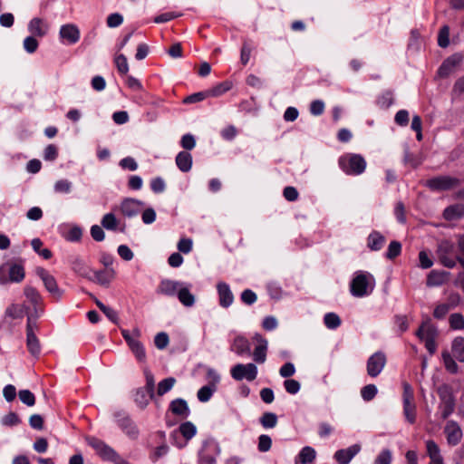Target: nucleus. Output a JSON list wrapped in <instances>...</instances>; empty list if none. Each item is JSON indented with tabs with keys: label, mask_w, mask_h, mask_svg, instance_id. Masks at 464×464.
<instances>
[{
	"label": "nucleus",
	"mask_w": 464,
	"mask_h": 464,
	"mask_svg": "<svg viewBox=\"0 0 464 464\" xmlns=\"http://www.w3.org/2000/svg\"><path fill=\"white\" fill-rule=\"evenodd\" d=\"M374 288L373 276L364 271H357L350 283V292L354 297L369 295Z\"/></svg>",
	"instance_id": "nucleus-1"
},
{
	"label": "nucleus",
	"mask_w": 464,
	"mask_h": 464,
	"mask_svg": "<svg viewBox=\"0 0 464 464\" xmlns=\"http://www.w3.org/2000/svg\"><path fill=\"white\" fill-rule=\"evenodd\" d=\"M436 254L440 263L447 268H454L460 256L456 243L450 239H442L438 243Z\"/></svg>",
	"instance_id": "nucleus-2"
},
{
	"label": "nucleus",
	"mask_w": 464,
	"mask_h": 464,
	"mask_svg": "<svg viewBox=\"0 0 464 464\" xmlns=\"http://www.w3.org/2000/svg\"><path fill=\"white\" fill-rule=\"evenodd\" d=\"M340 169L350 176H358L365 171L367 163L361 154L345 153L338 160Z\"/></svg>",
	"instance_id": "nucleus-3"
},
{
	"label": "nucleus",
	"mask_w": 464,
	"mask_h": 464,
	"mask_svg": "<svg viewBox=\"0 0 464 464\" xmlns=\"http://www.w3.org/2000/svg\"><path fill=\"white\" fill-rule=\"evenodd\" d=\"M402 408L405 420L410 424H414L417 420V405L415 402L414 391L408 382L402 383Z\"/></svg>",
	"instance_id": "nucleus-4"
},
{
	"label": "nucleus",
	"mask_w": 464,
	"mask_h": 464,
	"mask_svg": "<svg viewBox=\"0 0 464 464\" xmlns=\"http://www.w3.org/2000/svg\"><path fill=\"white\" fill-rule=\"evenodd\" d=\"M113 418L118 427L130 438L136 440L139 437L140 431L132 420L130 416L122 410L115 411L113 412Z\"/></svg>",
	"instance_id": "nucleus-5"
},
{
	"label": "nucleus",
	"mask_w": 464,
	"mask_h": 464,
	"mask_svg": "<svg viewBox=\"0 0 464 464\" xmlns=\"http://www.w3.org/2000/svg\"><path fill=\"white\" fill-rule=\"evenodd\" d=\"M460 182L457 178L440 175L426 180L425 186L432 191H445L458 187Z\"/></svg>",
	"instance_id": "nucleus-6"
},
{
	"label": "nucleus",
	"mask_w": 464,
	"mask_h": 464,
	"mask_svg": "<svg viewBox=\"0 0 464 464\" xmlns=\"http://www.w3.org/2000/svg\"><path fill=\"white\" fill-rule=\"evenodd\" d=\"M35 273L41 278L45 289L51 294V295L54 299L60 300L63 295V290L58 286L54 276L44 267H37Z\"/></svg>",
	"instance_id": "nucleus-7"
},
{
	"label": "nucleus",
	"mask_w": 464,
	"mask_h": 464,
	"mask_svg": "<svg viewBox=\"0 0 464 464\" xmlns=\"http://www.w3.org/2000/svg\"><path fill=\"white\" fill-rule=\"evenodd\" d=\"M86 441L103 459L115 461L118 459L119 456L116 451L103 440L95 437H89Z\"/></svg>",
	"instance_id": "nucleus-8"
},
{
	"label": "nucleus",
	"mask_w": 464,
	"mask_h": 464,
	"mask_svg": "<svg viewBox=\"0 0 464 464\" xmlns=\"http://www.w3.org/2000/svg\"><path fill=\"white\" fill-rule=\"evenodd\" d=\"M121 333L136 360L140 363H145L147 353L143 343L140 340L132 339L130 336V331L127 329H121Z\"/></svg>",
	"instance_id": "nucleus-9"
},
{
	"label": "nucleus",
	"mask_w": 464,
	"mask_h": 464,
	"mask_svg": "<svg viewBox=\"0 0 464 464\" xmlns=\"http://www.w3.org/2000/svg\"><path fill=\"white\" fill-rule=\"evenodd\" d=\"M386 362L387 358L385 353L382 351L375 352L367 360V374L372 378L377 377L385 367Z\"/></svg>",
	"instance_id": "nucleus-10"
},
{
	"label": "nucleus",
	"mask_w": 464,
	"mask_h": 464,
	"mask_svg": "<svg viewBox=\"0 0 464 464\" xmlns=\"http://www.w3.org/2000/svg\"><path fill=\"white\" fill-rule=\"evenodd\" d=\"M231 376L237 381H242L246 379L248 382H252L256 378L257 367L254 363H238L232 367L230 371Z\"/></svg>",
	"instance_id": "nucleus-11"
},
{
	"label": "nucleus",
	"mask_w": 464,
	"mask_h": 464,
	"mask_svg": "<svg viewBox=\"0 0 464 464\" xmlns=\"http://www.w3.org/2000/svg\"><path fill=\"white\" fill-rule=\"evenodd\" d=\"M26 299L33 305L34 317H41L44 314V300L38 290L31 285H26L24 290Z\"/></svg>",
	"instance_id": "nucleus-12"
},
{
	"label": "nucleus",
	"mask_w": 464,
	"mask_h": 464,
	"mask_svg": "<svg viewBox=\"0 0 464 464\" xmlns=\"http://www.w3.org/2000/svg\"><path fill=\"white\" fill-rule=\"evenodd\" d=\"M144 207V202L131 198H124L118 208L122 216L128 218L136 217Z\"/></svg>",
	"instance_id": "nucleus-13"
},
{
	"label": "nucleus",
	"mask_w": 464,
	"mask_h": 464,
	"mask_svg": "<svg viewBox=\"0 0 464 464\" xmlns=\"http://www.w3.org/2000/svg\"><path fill=\"white\" fill-rule=\"evenodd\" d=\"M79 27L74 24H66L60 27L59 37L63 43L74 44L80 40Z\"/></svg>",
	"instance_id": "nucleus-14"
},
{
	"label": "nucleus",
	"mask_w": 464,
	"mask_h": 464,
	"mask_svg": "<svg viewBox=\"0 0 464 464\" xmlns=\"http://www.w3.org/2000/svg\"><path fill=\"white\" fill-rule=\"evenodd\" d=\"M361 445L356 443L346 449L335 451L334 459L338 464H349L351 460L361 451Z\"/></svg>",
	"instance_id": "nucleus-15"
},
{
	"label": "nucleus",
	"mask_w": 464,
	"mask_h": 464,
	"mask_svg": "<svg viewBox=\"0 0 464 464\" xmlns=\"http://www.w3.org/2000/svg\"><path fill=\"white\" fill-rule=\"evenodd\" d=\"M447 442L450 446L458 445L462 439V430L455 420H449L444 428Z\"/></svg>",
	"instance_id": "nucleus-16"
},
{
	"label": "nucleus",
	"mask_w": 464,
	"mask_h": 464,
	"mask_svg": "<svg viewBox=\"0 0 464 464\" xmlns=\"http://www.w3.org/2000/svg\"><path fill=\"white\" fill-rule=\"evenodd\" d=\"M182 283L176 280L163 279L160 282L156 292L159 295L175 296L178 295L179 288L182 287Z\"/></svg>",
	"instance_id": "nucleus-17"
},
{
	"label": "nucleus",
	"mask_w": 464,
	"mask_h": 464,
	"mask_svg": "<svg viewBox=\"0 0 464 464\" xmlns=\"http://www.w3.org/2000/svg\"><path fill=\"white\" fill-rule=\"evenodd\" d=\"M115 274L114 268L92 271L91 279L89 280L102 286H109L110 283L114 279Z\"/></svg>",
	"instance_id": "nucleus-18"
},
{
	"label": "nucleus",
	"mask_w": 464,
	"mask_h": 464,
	"mask_svg": "<svg viewBox=\"0 0 464 464\" xmlns=\"http://www.w3.org/2000/svg\"><path fill=\"white\" fill-rule=\"evenodd\" d=\"M217 290L218 294L219 305L223 308L229 307L234 302V295L228 284L219 282L217 285Z\"/></svg>",
	"instance_id": "nucleus-19"
},
{
	"label": "nucleus",
	"mask_w": 464,
	"mask_h": 464,
	"mask_svg": "<svg viewBox=\"0 0 464 464\" xmlns=\"http://www.w3.org/2000/svg\"><path fill=\"white\" fill-rule=\"evenodd\" d=\"M441 418L446 420L455 410V399L450 392H440Z\"/></svg>",
	"instance_id": "nucleus-20"
},
{
	"label": "nucleus",
	"mask_w": 464,
	"mask_h": 464,
	"mask_svg": "<svg viewBox=\"0 0 464 464\" xmlns=\"http://www.w3.org/2000/svg\"><path fill=\"white\" fill-rule=\"evenodd\" d=\"M101 225L103 228L109 231H117L125 232L126 226L125 224L121 225L120 220L116 218L115 214L112 212L106 213L101 219Z\"/></svg>",
	"instance_id": "nucleus-21"
},
{
	"label": "nucleus",
	"mask_w": 464,
	"mask_h": 464,
	"mask_svg": "<svg viewBox=\"0 0 464 464\" xmlns=\"http://www.w3.org/2000/svg\"><path fill=\"white\" fill-rule=\"evenodd\" d=\"M462 60L461 55L453 54L448 57L439 68L438 73L440 77L449 76L454 69L460 63Z\"/></svg>",
	"instance_id": "nucleus-22"
},
{
	"label": "nucleus",
	"mask_w": 464,
	"mask_h": 464,
	"mask_svg": "<svg viewBox=\"0 0 464 464\" xmlns=\"http://www.w3.org/2000/svg\"><path fill=\"white\" fill-rule=\"evenodd\" d=\"M415 334L420 340L436 339L438 336V329L428 320L420 325Z\"/></svg>",
	"instance_id": "nucleus-23"
},
{
	"label": "nucleus",
	"mask_w": 464,
	"mask_h": 464,
	"mask_svg": "<svg viewBox=\"0 0 464 464\" xmlns=\"http://www.w3.org/2000/svg\"><path fill=\"white\" fill-rule=\"evenodd\" d=\"M169 411L176 416L187 418L190 414V410L184 399L179 398L169 403Z\"/></svg>",
	"instance_id": "nucleus-24"
},
{
	"label": "nucleus",
	"mask_w": 464,
	"mask_h": 464,
	"mask_svg": "<svg viewBox=\"0 0 464 464\" xmlns=\"http://www.w3.org/2000/svg\"><path fill=\"white\" fill-rule=\"evenodd\" d=\"M177 297L186 307H192L196 302L195 295L190 292V285L184 282L182 283V287L178 292Z\"/></svg>",
	"instance_id": "nucleus-25"
},
{
	"label": "nucleus",
	"mask_w": 464,
	"mask_h": 464,
	"mask_svg": "<svg viewBox=\"0 0 464 464\" xmlns=\"http://www.w3.org/2000/svg\"><path fill=\"white\" fill-rule=\"evenodd\" d=\"M449 275L450 273L444 270H431L427 276L426 285L430 287L442 285Z\"/></svg>",
	"instance_id": "nucleus-26"
},
{
	"label": "nucleus",
	"mask_w": 464,
	"mask_h": 464,
	"mask_svg": "<svg viewBox=\"0 0 464 464\" xmlns=\"http://www.w3.org/2000/svg\"><path fill=\"white\" fill-rule=\"evenodd\" d=\"M231 351L240 356L250 355V343L244 336H237L231 345Z\"/></svg>",
	"instance_id": "nucleus-27"
},
{
	"label": "nucleus",
	"mask_w": 464,
	"mask_h": 464,
	"mask_svg": "<svg viewBox=\"0 0 464 464\" xmlns=\"http://www.w3.org/2000/svg\"><path fill=\"white\" fill-rule=\"evenodd\" d=\"M464 217V204H453L443 211V218L448 221H454Z\"/></svg>",
	"instance_id": "nucleus-28"
},
{
	"label": "nucleus",
	"mask_w": 464,
	"mask_h": 464,
	"mask_svg": "<svg viewBox=\"0 0 464 464\" xmlns=\"http://www.w3.org/2000/svg\"><path fill=\"white\" fill-rule=\"evenodd\" d=\"M386 242V238L379 231L373 230L367 237V246L372 251H379L382 248Z\"/></svg>",
	"instance_id": "nucleus-29"
},
{
	"label": "nucleus",
	"mask_w": 464,
	"mask_h": 464,
	"mask_svg": "<svg viewBox=\"0 0 464 464\" xmlns=\"http://www.w3.org/2000/svg\"><path fill=\"white\" fill-rule=\"evenodd\" d=\"M179 169L182 172H188L192 168V156L188 151H180L175 159Z\"/></svg>",
	"instance_id": "nucleus-30"
},
{
	"label": "nucleus",
	"mask_w": 464,
	"mask_h": 464,
	"mask_svg": "<svg viewBox=\"0 0 464 464\" xmlns=\"http://www.w3.org/2000/svg\"><path fill=\"white\" fill-rule=\"evenodd\" d=\"M179 432L186 440L185 443L177 444V447L181 449L186 445L188 440H189L196 435L197 428L192 422L186 421L180 424L179 428Z\"/></svg>",
	"instance_id": "nucleus-31"
},
{
	"label": "nucleus",
	"mask_w": 464,
	"mask_h": 464,
	"mask_svg": "<svg viewBox=\"0 0 464 464\" xmlns=\"http://www.w3.org/2000/svg\"><path fill=\"white\" fill-rule=\"evenodd\" d=\"M316 456V452L314 448L310 446L304 447L299 454L295 457V464H308L311 463Z\"/></svg>",
	"instance_id": "nucleus-32"
},
{
	"label": "nucleus",
	"mask_w": 464,
	"mask_h": 464,
	"mask_svg": "<svg viewBox=\"0 0 464 464\" xmlns=\"http://www.w3.org/2000/svg\"><path fill=\"white\" fill-rule=\"evenodd\" d=\"M28 30L35 36L43 37L47 32V26L41 18H33L28 24Z\"/></svg>",
	"instance_id": "nucleus-33"
},
{
	"label": "nucleus",
	"mask_w": 464,
	"mask_h": 464,
	"mask_svg": "<svg viewBox=\"0 0 464 464\" xmlns=\"http://www.w3.org/2000/svg\"><path fill=\"white\" fill-rule=\"evenodd\" d=\"M153 397L154 396H150V392L144 388H139L134 394V401L138 407L145 409Z\"/></svg>",
	"instance_id": "nucleus-34"
},
{
	"label": "nucleus",
	"mask_w": 464,
	"mask_h": 464,
	"mask_svg": "<svg viewBox=\"0 0 464 464\" xmlns=\"http://www.w3.org/2000/svg\"><path fill=\"white\" fill-rule=\"evenodd\" d=\"M256 339L262 341L263 343L258 344L253 353L254 361L257 363H263L266 358V341L263 340L259 334H256Z\"/></svg>",
	"instance_id": "nucleus-35"
},
{
	"label": "nucleus",
	"mask_w": 464,
	"mask_h": 464,
	"mask_svg": "<svg viewBox=\"0 0 464 464\" xmlns=\"http://www.w3.org/2000/svg\"><path fill=\"white\" fill-rule=\"evenodd\" d=\"M9 278L12 282L19 283L24 280L25 273L22 264H12L8 269Z\"/></svg>",
	"instance_id": "nucleus-36"
},
{
	"label": "nucleus",
	"mask_w": 464,
	"mask_h": 464,
	"mask_svg": "<svg viewBox=\"0 0 464 464\" xmlns=\"http://www.w3.org/2000/svg\"><path fill=\"white\" fill-rule=\"evenodd\" d=\"M26 345H27L29 353L33 356L37 357L40 355L41 345H40L39 339L37 338L35 334H26Z\"/></svg>",
	"instance_id": "nucleus-37"
},
{
	"label": "nucleus",
	"mask_w": 464,
	"mask_h": 464,
	"mask_svg": "<svg viewBox=\"0 0 464 464\" xmlns=\"http://www.w3.org/2000/svg\"><path fill=\"white\" fill-rule=\"evenodd\" d=\"M72 268L79 276L85 277L87 279H91L92 270L85 265V263L82 259L75 258L72 262Z\"/></svg>",
	"instance_id": "nucleus-38"
},
{
	"label": "nucleus",
	"mask_w": 464,
	"mask_h": 464,
	"mask_svg": "<svg viewBox=\"0 0 464 464\" xmlns=\"http://www.w3.org/2000/svg\"><path fill=\"white\" fill-rule=\"evenodd\" d=\"M452 353L454 357L460 362H464V337H456L452 341Z\"/></svg>",
	"instance_id": "nucleus-39"
},
{
	"label": "nucleus",
	"mask_w": 464,
	"mask_h": 464,
	"mask_svg": "<svg viewBox=\"0 0 464 464\" xmlns=\"http://www.w3.org/2000/svg\"><path fill=\"white\" fill-rule=\"evenodd\" d=\"M426 450L430 461L443 460V458L440 454V450L434 440H429L426 441Z\"/></svg>",
	"instance_id": "nucleus-40"
},
{
	"label": "nucleus",
	"mask_w": 464,
	"mask_h": 464,
	"mask_svg": "<svg viewBox=\"0 0 464 464\" xmlns=\"http://www.w3.org/2000/svg\"><path fill=\"white\" fill-rule=\"evenodd\" d=\"M217 391V386L208 383L201 387L197 393L198 400L201 402L208 401Z\"/></svg>",
	"instance_id": "nucleus-41"
},
{
	"label": "nucleus",
	"mask_w": 464,
	"mask_h": 464,
	"mask_svg": "<svg viewBox=\"0 0 464 464\" xmlns=\"http://www.w3.org/2000/svg\"><path fill=\"white\" fill-rule=\"evenodd\" d=\"M441 356L445 369L450 373L456 374L459 371V366L450 353L445 350L442 352Z\"/></svg>",
	"instance_id": "nucleus-42"
},
{
	"label": "nucleus",
	"mask_w": 464,
	"mask_h": 464,
	"mask_svg": "<svg viewBox=\"0 0 464 464\" xmlns=\"http://www.w3.org/2000/svg\"><path fill=\"white\" fill-rule=\"evenodd\" d=\"M324 323L328 329L334 330L341 325L342 321L337 314L327 313L324 316Z\"/></svg>",
	"instance_id": "nucleus-43"
},
{
	"label": "nucleus",
	"mask_w": 464,
	"mask_h": 464,
	"mask_svg": "<svg viewBox=\"0 0 464 464\" xmlns=\"http://www.w3.org/2000/svg\"><path fill=\"white\" fill-rule=\"evenodd\" d=\"M394 98L392 91L383 92L377 99V105L382 109H388L393 103Z\"/></svg>",
	"instance_id": "nucleus-44"
},
{
	"label": "nucleus",
	"mask_w": 464,
	"mask_h": 464,
	"mask_svg": "<svg viewBox=\"0 0 464 464\" xmlns=\"http://www.w3.org/2000/svg\"><path fill=\"white\" fill-rule=\"evenodd\" d=\"M176 383V379L174 377H168L160 381L158 384L157 393L159 396H162L168 392H169L174 384Z\"/></svg>",
	"instance_id": "nucleus-45"
},
{
	"label": "nucleus",
	"mask_w": 464,
	"mask_h": 464,
	"mask_svg": "<svg viewBox=\"0 0 464 464\" xmlns=\"http://www.w3.org/2000/svg\"><path fill=\"white\" fill-rule=\"evenodd\" d=\"M259 421L263 428L272 429L276 426L277 416L273 412H265L259 419Z\"/></svg>",
	"instance_id": "nucleus-46"
},
{
	"label": "nucleus",
	"mask_w": 464,
	"mask_h": 464,
	"mask_svg": "<svg viewBox=\"0 0 464 464\" xmlns=\"http://www.w3.org/2000/svg\"><path fill=\"white\" fill-rule=\"evenodd\" d=\"M449 324L452 330H464V316L460 313L451 314Z\"/></svg>",
	"instance_id": "nucleus-47"
},
{
	"label": "nucleus",
	"mask_w": 464,
	"mask_h": 464,
	"mask_svg": "<svg viewBox=\"0 0 464 464\" xmlns=\"http://www.w3.org/2000/svg\"><path fill=\"white\" fill-rule=\"evenodd\" d=\"M33 249L44 259H50L52 257V252L48 248L42 249L43 242L40 238H34L31 241Z\"/></svg>",
	"instance_id": "nucleus-48"
},
{
	"label": "nucleus",
	"mask_w": 464,
	"mask_h": 464,
	"mask_svg": "<svg viewBox=\"0 0 464 464\" xmlns=\"http://www.w3.org/2000/svg\"><path fill=\"white\" fill-rule=\"evenodd\" d=\"M378 392L375 384H367L361 389V396L365 401L373 400Z\"/></svg>",
	"instance_id": "nucleus-49"
},
{
	"label": "nucleus",
	"mask_w": 464,
	"mask_h": 464,
	"mask_svg": "<svg viewBox=\"0 0 464 464\" xmlns=\"http://www.w3.org/2000/svg\"><path fill=\"white\" fill-rule=\"evenodd\" d=\"M401 244L399 241L393 240L388 246V249L386 251L385 256L388 259H394L398 256L401 255Z\"/></svg>",
	"instance_id": "nucleus-50"
},
{
	"label": "nucleus",
	"mask_w": 464,
	"mask_h": 464,
	"mask_svg": "<svg viewBox=\"0 0 464 464\" xmlns=\"http://www.w3.org/2000/svg\"><path fill=\"white\" fill-rule=\"evenodd\" d=\"M72 184L68 179H59L54 183L53 190L56 193L68 194L72 190Z\"/></svg>",
	"instance_id": "nucleus-51"
},
{
	"label": "nucleus",
	"mask_w": 464,
	"mask_h": 464,
	"mask_svg": "<svg viewBox=\"0 0 464 464\" xmlns=\"http://www.w3.org/2000/svg\"><path fill=\"white\" fill-rule=\"evenodd\" d=\"M20 401L28 407H32L35 404V396L29 390H21L18 392Z\"/></svg>",
	"instance_id": "nucleus-52"
},
{
	"label": "nucleus",
	"mask_w": 464,
	"mask_h": 464,
	"mask_svg": "<svg viewBox=\"0 0 464 464\" xmlns=\"http://www.w3.org/2000/svg\"><path fill=\"white\" fill-rule=\"evenodd\" d=\"M438 44L442 48H446L450 44V28L444 25L440 28L438 35Z\"/></svg>",
	"instance_id": "nucleus-53"
},
{
	"label": "nucleus",
	"mask_w": 464,
	"mask_h": 464,
	"mask_svg": "<svg viewBox=\"0 0 464 464\" xmlns=\"http://www.w3.org/2000/svg\"><path fill=\"white\" fill-rule=\"evenodd\" d=\"M169 343V338L167 333H158L154 337V344L159 350H164Z\"/></svg>",
	"instance_id": "nucleus-54"
},
{
	"label": "nucleus",
	"mask_w": 464,
	"mask_h": 464,
	"mask_svg": "<svg viewBox=\"0 0 464 464\" xmlns=\"http://www.w3.org/2000/svg\"><path fill=\"white\" fill-rule=\"evenodd\" d=\"M392 454L389 449H383L376 457L373 464H392Z\"/></svg>",
	"instance_id": "nucleus-55"
},
{
	"label": "nucleus",
	"mask_w": 464,
	"mask_h": 464,
	"mask_svg": "<svg viewBox=\"0 0 464 464\" xmlns=\"http://www.w3.org/2000/svg\"><path fill=\"white\" fill-rule=\"evenodd\" d=\"M450 309H452V305L449 304H438L433 311V316L438 320H441L445 318Z\"/></svg>",
	"instance_id": "nucleus-56"
},
{
	"label": "nucleus",
	"mask_w": 464,
	"mask_h": 464,
	"mask_svg": "<svg viewBox=\"0 0 464 464\" xmlns=\"http://www.w3.org/2000/svg\"><path fill=\"white\" fill-rule=\"evenodd\" d=\"M115 64L118 72L121 74H127L129 72V64L127 62V58L124 54H119L115 58Z\"/></svg>",
	"instance_id": "nucleus-57"
},
{
	"label": "nucleus",
	"mask_w": 464,
	"mask_h": 464,
	"mask_svg": "<svg viewBox=\"0 0 464 464\" xmlns=\"http://www.w3.org/2000/svg\"><path fill=\"white\" fill-rule=\"evenodd\" d=\"M82 236V230L80 227L75 226L69 229L65 235V239L70 242L80 241Z\"/></svg>",
	"instance_id": "nucleus-58"
},
{
	"label": "nucleus",
	"mask_w": 464,
	"mask_h": 464,
	"mask_svg": "<svg viewBox=\"0 0 464 464\" xmlns=\"http://www.w3.org/2000/svg\"><path fill=\"white\" fill-rule=\"evenodd\" d=\"M5 315L12 319L22 318L24 315V310L18 304H11L6 308Z\"/></svg>",
	"instance_id": "nucleus-59"
},
{
	"label": "nucleus",
	"mask_w": 464,
	"mask_h": 464,
	"mask_svg": "<svg viewBox=\"0 0 464 464\" xmlns=\"http://www.w3.org/2000/svg\"><path fill=\"white\" fill-rule=\"evenodd\" d=\"M180 145L186 150H193L196 146L195 137L190 133L183 135L180 140Z\"/></svg>",
	"instance_id": "nucleus-60"
},
{
	"label": "nucleus",
	"mask_w": 464,
	"mask_h": 464,
	"mask_svg": "<svg viewBox=\"0 0 464 464\" xmlns=\"http://www.w3.org/2000/svg\"><path fill=\"white\" fill-rule=\"evenodd\" d=\"M272 440L268 435L262 434L258 438V450L260 452H266L271 449Z\"/></svg>",
	"instance_id": "nucleus-61"
},
{
	"label": "nucleus",
	"mask_w": 464,
	"mask_h": 464,
	"mask_svg": "<svg viewBox=\"0 0 464 464\" xmlns=\"http://www.w3.org/2000/svg\"><path fill=\"white\" fill-rule=\"evenodd\" d=\"M240 299L245 304L251 305L256 301L257 296L251 289H245L241 293Z\"/></svg>",
	"instance_id": "nucleus-62"
},
{
	"label": "nucleus",
	"mask_w": 464,
	"mask_h": 464,
	"mask_svg": "<svg viewBox=\"0 0 464 464\" xmlns=\"http://www.w3.org/2000/svg\"><path fill=\"white\" fill-rule=\"evenodd\" d=\"M58 157V148L53 144H49L44 151V159L47 161H53Z\"/></svg>",
	"instance_id": "nucleus-63"
},
{
	"label": "nucleus",
	"mask_w": 464,
	"mask_h": 464,
	"mask_svg": "<svg viewBox=\"0 0 464 464\" xmlns=\"http://www.w3.org/2000/svg\"><path fill=\"white\" fill-rule=\"evenodd\" d=\"M21 422V420L19 419L18 415L15 412H9L2 419V424L5 426H16Z\"/></svg>",
	"instance_id": "nucleus-64"
}]
</instances>
